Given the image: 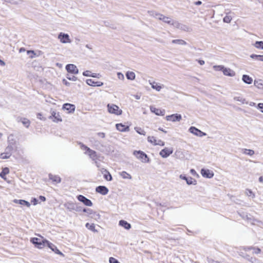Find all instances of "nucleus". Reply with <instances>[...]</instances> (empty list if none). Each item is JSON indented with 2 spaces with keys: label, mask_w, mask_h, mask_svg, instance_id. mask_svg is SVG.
<instances>
[{
  "label": "nucleus",
  "mask_w": 263,
  "mask_h": 263,
  "mask_svg": "<svg viewBox=\"0 0 263 263\" xmlns=\"http://www.w3.org/2000/svg\"><path fill=\"white\" fill-rule=\"evenodd\" d=\"M179 178L180 180H184L186 182L187 180V177H186L185 175L182 174L179 176Z\"/></svg>",
  "instance_id": "6e6d98bb"
},
{
  "label": "nucleus",
  "mask_w": 263,
  "mask_h": 263,
  "mask_svg": "<svg viewBox=\"0 0 263 263\" xmlns=\"http://www.w3.org/2000/svg\"><path fill=\"white\" fill-rule=\"evenodd\" d=\"M189 131L193 135L199 137H202L206 135L205 133L202 132L194 126L190 127L189 129Z\"/></svg>",
  "instance_id": "2eb2a0df"
},
{
  "label": "nucleus",
  "mask_w": 263,
  "mask_h": 263,
  "mask_svg": "<svg viewBox=\"0 0 263 263\" xmlns=\"http://www.w3.org/2000/svg\"><path fill=\"white\" fill-rule=\"evenodd\" d=\"M45 247H47L48 248H49L52 251H53L54 253H55L57 254L60 255L62 256H64V254L62 252H61L58 248L55 245H54L52 242L48 241L47 239L46 240L45 243L44 245V248Z\"/></svg>",
  "instance_id": "1a4fd4ad"
},
{
  "label": "nucleus",
  "mask_w": 263,
  "mask_h": 263,
  "mask_svg": "<svg viewBox=\"0 0 263 263\" xmlns=\"http://www.w3.org/2000/svg\"><path fill=\"white\" fill-rule=\"evenodd\" d=\"M96 192L102 195H106L109 192V190L105 186H99L96 188Z\"/></svg>",
  "instance_id": "5701e85b"
},
{
  "label": "nucleus",
  "mask_w": 263,
  "mask_h": 263,
  "mask_svg": "<svg viewBox=\"0 0 263 263\" xmlns=\"http://www.w3.org/2000/svg\"><path fill=\"white\" fill-rule=\"evenodd\" d=\"M258 180H259V181L260 182H262V183H263V176H261V177H260L259 178Z\"/></svg>",
  "instance_id": "774afa93"
},
{
  "label": "nucleus",
  "mask_w": 263,
  "mask_h": 263,
  "mask_svg": "<svg viewBox=\"0 0 263 263\" xmlns=\"http://www.w3.org/2000/svg\"><path fill=\"white\" fill-rule=\"evenodd\" d=\"M117 130L120 132H126L129 130V127L122 123H117L116 124Z\"/></svg>",
  "instance_id": "b1692460"
},
{
  "label": "nucleus",
  "mask_w": 263,
  "mask_h": 263,
  "mask_svg": "<svg viewBox=\"0 0 263 263\" xmlns=\"http://www.w3.org/2000/svg\"><path fill=\"white\" fill-rule=\"evenodd\" d=\"M200 174L203 178L211 179L214 176V173L212 170L203 168L200 171Z\"/></svg>",
  "instance_id": "9b49d317"
},
{
  "label": "nucleus",
  "mask_w": 263,
  "mask_h": 263,
  "mask_svg": "<svg viewBox=\"0 0 263 263\" xmlns=\"http://www.w3.org/2000/svg\"><path fill=\"white\" fill-rule=\"evenodd\" d=\"M119 225L127 230H128L131 228L130 224L124 220H120L119 222Z\"/></svg>",
  "instance_id": "cd10ccee"
},
{
  "label": "nucleus",
  "mask_w": 263,
  "mask_h": 263,
  "mask_svg": "<svg viewBox=\"0 0 263 263\" xmlns=\"http://www.w3.org/2000/svg\"><path fill=\"white\" fill-rule=\"evenodd\" d=\"M83 211L86 213L88 215H91L95 213L93 211L90 209H83Z\"/></svg>",
  "instance_id": "c03bdc74"
},
{
  "label": "nucleus",
  "mask_w": 263,
  "mask_h": 263,
  "mask_svg": "<svg viewBox=\"0 0 263 263\" xmlns=\"http://www.w3.org/2000/svg\"><path fill=\"white\" fill-rule=\"evenodd\" d=\"M165 120L168 122H180L182 119V116L180 114H175L166 116L165 117Z\"/></svg>",
  "instance_id": "f8f14e48"
},
{
  "label": "nucleus",
  "mask_w": 263,
  "mask_h": 263,
  "mask_svg": "<svg viewBox=\"0 0 263 263\" xmlns=\"http://www.w3.org/2000/svg\"><path fill=\"white\" fill-rule=\"evenodd\" d=\"M171 25L173 26H174L175 28L180 29V30L186 31V30H188V29H189V28L186 25H185L182 23H180L177 21H173Z\"/></svg>",
  "instance_id": "412c9836"
},
{
  "label": "nucleus",
  "mask_w": 263,
  "mask_h": 263,
  "mask_svg": "<svg viewBox=\"0 0 263 263\" xmlns=\"http://www.w3.org/2000/svg\"><path fill=\"white\" fill-rule=\"evenodd\" d=\"M242 82L248 85L252 84L253 82V78L248 74H243L242 76Z\"/></svg>",
  "instance_id": "a878e982"
},
{
  "label": "nucleus",
  "mask_w": 263,
  "mask_h": 263,
  "mask_svg": "<svg viewBox=\"0 0 263 263\" xmlns=\"http://www.w3.org/2000/svg\"><path fill=\"white\" fill-rule=\"evenodd\" d=\"M149 84L152 88L157 91H160L164 88L163 84L155 81L151 82Z\"/></svg>",
  "instance_id": "aec40b11"
},
{
  "label": "nucleus",
  "mask_w": 263,
  "mask_h": 263,
  "mask_svg": "<svg viewBox=\"0 0 263 263\" xmlns=\"http://www.w3.org/2000/svg\"><path fill=\"white\" fill-rule=\"evenodd\" d=\"M260 55L255 54H252L250 55V58L254 60H258V59H259Z\"/></svg>",
  "instance_id": "864d4df0"
},
{
  "label": "nucleus",
  "mask_w": 263,
  "mask_h": 263,
  "mask_svg": "<svg viewBox=\"0 0 263 263\" xmlns=\"http://www.w3.org/2000/svg\"><path fill=\"white\" fill-rule=\"evenodd\" d=\"M65 69L68 73L73 74H77L79 73L78 68L75 65L72 64H67L65 67Z\"/></svg>",
  "instance_id": "dca6fc26"
},
{
  "label": "nucleus",
  "mask_w": 263,
  "mask_h": 263,
  "mask_svg": "<svg viewBox=\"0 0 263 263\" xmlns=\"http://www.w3.org/2000/svg\"><path fill=\"white\" fill-rule=\"evenodd\" d=\"M67 78L70 81H76L77 80V78L76 77H70L68 74L67 75Z\"/></svg>",
  "instance_id": "4d7b16f0"
},
{
  "label": "nucleus",
  "mask_w": 263,
  "mask_h": 263,
  "mask_svg": "<svg viewBox=\"0 0 263 263\" xmlns=\"http://www.w3.org/2000/svg\"><path fill=\"white\" fill-rule=\"evenodd\" d=\"M18 122H21L24 126L28 128L30 126V122L29 119L25 118H18L17 119Z\"/></svg>",
  "instance_id": "c85d7f7f"
},
{
  "label": "nucleus",
  "mask_w": 263,
  "mask_h": 263,
  "mask_svg": "<svg viewBox=\"0 0 263 263\" xmlns=\"http://www.w3.org/2000/svg\"><path fill=\"white\" fill-rule=\"evenodd\" d=\"M149 109L151 112L158 116H164L165 115V109L157 108L154 105L150 106Z\"/></svg>",
  "instance_id": "ddd939ff"
},
{
  "label": "nucleus",
  "mask_w": 263,
  "mask_h": 263,
  "mask_svg": "<svg viewBox=\"0 0 263 263\" xmlns=\"http://www.w3.org/2000/svg\"><path fill=\"white\" fill-rule=\"evenodd\" d=\"M147 141L153 146H164L165 142L160 139H157L153 136H148L147 138Z\"/></svg>",
  "instance_id": "6e6552de"
},
{
  "label": "nucleus",
  "mask_w": 263,
  "mask_h": 263,
  "mask_svg": "<svg viewBox=\"0 0 263 263\" xmlns=\"http://www.w3.org/2000/svg\"><path fill=\"white\" fill-rule=\"evenodd\" d=\"M0 65L2 66H4L5 65V63L2 60L0 59Z\"/></svg>",
  "instance_id": "69168bd1"
},
{
  "label": "nucleus",
  "mask_w": 263,
  "mask_h": 263,
  "mask_svg": "<svg viewBox=\"0 0 263 263\" xmlns=\"http://www.w3.org/2000/svg\"><path fill=\"white\" fill-rule=\"evenodd\" d=\"M81 149L84 151L85 154L88 155L92 160H95L97 159L98 156L95 151L90 149L83 144L81 145Z\"/></svg>",
  "instance_id": "0eeeda50"
},
{
  "label": "nucleus",
  "mask_w": 263,
  "mask_h": 263,
  "mask_svg": "<svg viewBox=\"0 0 263 263\" xmlns=\"http://www.w3.org/2000/svg\"><path fill=\"white\" fill-rule=\"evenodd\" d=\"M109 263H121L117 259L110 257L109 258Z\"/></svg>",
  "instance_id": "49530a36"
},
{
  "label": "nucleus",
  "mask_w": 263,
  "mask_h": 263,
  "mask_svg": "<svg viewBox=\"0 0 263 263\" xmlns=\"http://www.w3.org/2000/svg\"><path fill=\"white\" fill-rule=\"evenodd\" d=\"M246 194L248 196L251 197L252 198L255 197V194L250 189L246 190Z\"/></svg>",
  "instance_id": "a19ab883"
},
{
  "label": "nucleus",
  "mask_w": 263,
  "mask_h": 263,
  "mask_svg": "<svg viewBox=\"0 0 263 263\" xmlns=\"http://www.w3.org/2000/svg\"><path fill=\"white\" fill-rule=\"evenodd\" d=\"M9 173V170L8 167H5L3 169L2 171L0 173V176L3 179L6 180V175Z\"/></svg>",
  "instance_id": "c9c22d12"
},
{
  "label": "nucleus",
  "mask_w": 263,
  "mask_h": 263,
  "mask_svg": "<svg viewBox=\"0 0 263 263\" xmlns=\"http://www.w3.org/2000/svg\"><path fill=\"white\" fill-rule=\"evenodd\" d=\"M233 100L236 102L239 103L241 105L248 104V101H247L243 97L240 95L235 96L233 97Z\"/></svg>",
  "instance_id": "a211bd4d"
},
{
  "label": "nucleus",
  "mask_w": 263,
  "mask_h": 263,
  "mask_svg": "<svg viewBox=\"0 0 263 263\" xmlns=\"http://www.w3.org/2000/svg\"><path fill=\"white\" fill-rule=\"evenodd\" d=\"M250 261L252 263H260L259 260L256 258H251Z\"/></svg>",
  "instance_id": "052dcab7"
},
{
  "label": "nucleus",
  "mask_w": 263,
  "mask_h": 263,
  "mask_svg": "<svg viewBox=\"0 0 263 263\" xmlns=\"http://www.w3.org/2000/svg\"><path fill=\"white\" fill-rule=\"evenodd\" d=\"M83 76H86V77H90L91 76H92L91 71H88V70L84 71L83 72Z\"/></svg>",
  "instance_id": "13d9d810"
},
{
  "label": "nucleus",
  "mask_w": 263,
  "mask_h": 263,
  "mask_svg": "<svg viewBox=\"0 0 263 263\" xmlns=\"http://www.w3.org/2000/svg\"><path fill=\"white\" fill-rule=\"evenodd\" d=\"M57 39L63 44H70L72 43V39L70 35L63 32H61L58 34Z\"/></svg>",
  "instance_id": "7ed1b4c3"
},
{
  "label": "nucleus",
  "mask_w": 263,
  "mask_h": 263,
  "mask_svg": "<svg viewBox=\"0 0 263 263\" xmlns=\"http://www.w3.org/2000/svg\"><path fill=\"white\" fill-rule=\"evenodd\" d=\"M102 173L103 174L104 178L107 181H111L112 180V176L108 171L104 170Z\"/></svg>",
  "instance_id": "e433bc0d"
},
{
  "label": "nucleus",
  "mask_w": 263,
  "mask_h": 263,
  "mask_svg": "<svg viewBox=\"0 0 263 263\" xmlns=\"http://www.w3.org/2000/svg\"><path fill=\"white\" fill-rule=\"evenodd\" d=\"M254 86L259 90H263V80L261 79H255L254 81Z\"/></svg>",
  "instance_id": "bb28decb"
},
{
  "label": "nucleus",
  "mask_w": 263,
  "mask_h": 263,
  "mask_svg": "<svg viewBox=\"0 0 263 263\" xmlns=\"http://www.w3.org/2000/svg\"><path fill=\"white\" fill-rule=\"evenodd\" d=\"M253 46L257 49L263 50V41H256Z\"/></svg>",
  "instance_id": "f704fd0d"
},
{
  "label": "nucleus",
  "mask_w": 263,
  "mask_h": 263,
  "mask_svg": "<svg viewBox=\"0 0 263 263\" xmlns=\"http://www.w3.org/2000/svg\"><path fill=\"white\" fill-rule=\"evenodd\" d=\"M11 155V153L10 148H7L6 151L2 153L0 155V158L3 159H8Z\"/></svg>",
  "instance_id": "c756f323"
},
{
  "label": "nucleus",
  "mask_w": 263,
  "mask_h": 263,
  "mask_svg": "<svg viewBox=\"0 0 263 263\" xmlns=\"http://www.w3.org/2000/svg\"><path fill=\"white\" fill-rule=\"evenodd\" d=\"M27 54L29 55L30 57L32 59L35 57L36 54L33 50H28L27 52Z\"/></svg>",
  "instance_id": "8fccbe9b"
},
{
  "label": "nucleus",
  "mask_w": 263,
  "mask_h": 263,
  "mask_svg": "<svg viewBox=\"0 0 263 263\" xmlns=\"http://www.w3.org/2000/svg\"><path fill=\"white\" fill-rule=\"evenodd\" d=\"M223 22L227 23H229L231 22L232 20V17L230 15H227L225 16L223 19Z\"/></svg>",
  "instance_id": "37998d69"
},
{
  "label": "nucleus",
  "mask_w": 263,
  "mask_h": 263,
  "mask_svg": "<svg viewBox=\"0 0 263 263\" xmlns=\"http://www.w3.org/2000/svg\"><path fill=\"white\" fill-rule=\"evenodd\" d=\"M186 183L189 185H195L197 184V180L191 177H188L186 181Z\"/></svg>",
  "instance_id": "72a5a7b5"
},
{
  "label": "nucleus",
  "mask_w": 263,
  "mask_h": 263,
  "mask_svg": "<svg viewBox=\"0 0 263 263\" xmlns=\"http://www.w3.org/2000/svg\"><path fill=\"white\" fill-rule=\"evenodd\" d=\"M13 202L15 204L20 205L21 208L26 206L27 208H30L31 206V203L29 201L24 199H14L13 200Z\"/></svg>",
  "instance_id": "f3484780"
},
{
  "label": "nucleus",
  "mask_w": 263,
  "mask_h": 263,
  "mask_svg": "<svg viewBox=\"0 0 263 263\" xmlns=\"http://www.w3.org/2000/svg\"><path fill=\"white\" fill-rule=\"evenodd\" d=\"M77 199L86 206H91L92 205V202L83 195H79L77 197Z\"/></svg>",
  "instance_id": "4be33fe9"
},
{
  "label": "nucleus",
  "mask_w": 263,
  "mask_h": 263,
  "mask_svg": "<svg viewBox=\"0 0 263 263\" xmlns=\"http://www.w3.org/2000/svg\"><path fill=\"white\" fill-rule=\"evenodd\" d=\"M119 175L124 179L131 180V175L125 171H122L119 173Z\"/></svg>",
  "instance_id": "7c9ffc66"
},
{
  "label": "nucleus",
  "mask_w": 263,
  "mask_h": 263,
  "mask_svg": "<svg viewBox=\"0 0 263 263\" xmlns=\"http://www.w3.org/2000/svg\"><path fill=\"white\" fill-rule=\"evenodd\" d=\"M247 105H249L250 106H255L256 103L253 102H248Z\"/></svg>",
  "instance_id": "0e129e2a"
},
{
  "label": "nucleus",
  "mask_w": 263,
  "mask_h": 263,
  "mask_svg": "<svg viewBox=\"0 0 263 263\" xmlns=\"http://www.w3.org/2000/svg\"><path fill=\"white\" fill-rule=\"evenodd\" d=\"M36 116L37 119L45 121L46 120V118L43 116V115L42 113H37Z\"/></svg>",
  "instance_id": "603ef678"
},
{
  "label": "nucleus",
  "mask_w": 263,
  "mask_h": 263,
  "mask_svg": "<svg viewBox=\"0 0 263 263\" xmlns=\"http://www.w3.org/2000/svg\"><path fill=\"white\" fill-rule=\"evenodd\" d=\"M161 21L171 25L173 20H172L170 17L164 15Z\"/></svg>",
  "instance_id": "ea45409f"
},
{
  "label": "nucleus",
  "mask_w": 263,
  "mask_h": 263,
  "mask_svg": "<svg viewBox=\"0 0 263 263\" xmlns=\"http://www.w3.org/2000/svg\"><path fill=\"white\" fill-rule=\"evenodd\" d=\"M256 108L261 113L263 114V103H258Z\"/></svg>",
  "instance_id": "a18cd8bd"
},
{
  "label": "nucleus",
  "mask_w": 263,
  "mask_h": 263,
  "mask_svg": "<svg viewBox=\"0 0 263 263\" xmlns=\"http://www.w3.org/2000/svg\"><path fill=\"white\" fill-rule=\"evenodd\" d=\"M48 176L49 179L54 184L60 183L61 182V178L58 175L49 174Z\"/></svg>",
  "instance_id": "393cba45"
},
{
  "label": "nucleus",
  "mask_w": 263,
  "mask_h": 263,
  "mask_svg": "<svg viewBox=\"0 0 263 263\" xmlns=\"http://www.w3.org/2000/svg\"><path fill=\"white\" fill-rule=\"evenodd\" d=\"M35 236L30 238V242L36 249L39 250L43 249L46 239L39 234H36Z\"/></svg>",
  "instance_id": "f257e3e1"
},
{
  "label": "nucleus",
  "mask_w": 263,
  "mask_h": 263,
  "mask_svg": "<svg viewBox=\"0 0 263 263\" xmlns=\"http://www.w3.org/2000/svg\"><path fill=\"white\" fill-rule=\"evenodd\" d=\"M212 68L215 71H221L223 74L226 77H234L236 75L235 70L222 65H214Z\"/></svg>",
  "instance_id": "f03ea898"
},
{
  "label": "nucleus",
  "mask_w": 263,
  "mask_h": 263,
  "mask_svg": "<svg viewBox=\"0 0 263 263\" xmlns=\"http://www.w3.org/2000/svg\"><path fill=\"white\" fill-rule=\"evenodd\" d=\"M174 152L172 147H165L159 152V155L163 158H166L171 156Z\"/></svg>",
  "instance_id": "9d476101"
},
{
  "label": "nucleus",
  "mask_w": 263,
  "mask_h": 263,
  "mask_svg": "<svg viewBox=\"0 0 263 263\" xmlns=\"http://www.w3.org/2000/svg\"><path fill=\"white\" fill-rule=\"evenodd\" d=\"M190 173L193 175V176H198V175L197 174V173L196 172V171L194 170V169H191L190 171Z\"/></svg>",
  "instance_id": "bf43d9fd"
},
{
  "label": "nucleus",
  "mask_w": 263,
  "mask_h": 263,
  "mask_svg": "<svg viewBox=\"0 0 263 263\" xmlns=\"http://www.w3.org/2000/svg\"><path fill=\"white\" fill-rule=\"evenodd\" d=\"M62 109L66 111L67 114H71L75 111L76 106L74 104L65 103L62 106Z\"/></svg>",
  "instance_id": "4468645a"
},
{
  "label": "nucleus",
  "mask_w": 263,
  "mask_h": 263,
  "mask_svg": "<svg viewBox=\"0 0 263 263\" xmlns=\"http://www.w3.org/2000/svg\"><path fill=\"white\" fill-rule=\"evenodd\" d=\"M86 83L89 86L93 87H100L103 85V83L101 81H95L92 79H88L86 80Z\"/></svg>",
  "instance_id": "6ab92c4d"
},
{
  "label": "nucleus",
  "mask_w": 263,
  "mask_h": 263,
  "mask_svg": "<svg viewBox=\"0 0 263 263\" xmlns=\"http://www.w3.org/2000/svg\"><path fill=\"white\" fill-rule=\"evenodd\" d=\"M62 82L65 85L67 86H69L70 85V83L68 82L65 79H63L62 80Z\"/></svg>",
  "instance_id": "680f3d73"
},
{
  "label": "nucleus",
  "mask_w": 263,
  "mask_h": 263,
  "mask_svg": "<svg viewBox=\"0 0 263 263\" xmlns=\"http://www.w3.org/2000/svg\"><path fill=\"white\" fill-rule=\"evenodd\" d=\"M258 61L263 62V54L260 55L259 59H258Z\"/></svg>",
  "instance_id": "338daca9"
},
{
  "label": "nucleus",
  "mask_w": 263,
  "mask_h": 263,
  "mask_svg": "<svg viewBox=\"0 0 263 263\" xmlns=\"http://www.w3.org/2000/svg\"><path fill=\"white\" fill-rule=\"evenodd\" d=\"M31 203H32L33 205H36L39 203V202L36 198H32L31 199Z\"/></svg>",
  "instance_id": "5fc2aeb1"
},
{
  "label": "nucleus",
  "mask_w": 263,
  "mask_h": 263,
  "mask_svg": "<svg viewBox=\"0 0 263 263\" xmlns=\"http://www.w3.org/2000/svg\"><path fill=\"white\" fill-rule=\"evenodd\" d=\"M39 198L43 202H44L46 201V198H45V197H44L43 196H40Z\"/></svg>",
  "instance_id": "e2e57ef3"
},
{
  "label": "nucleus",
  "mask_w": 263,
  "mask_h": 263,
  "mask_svg": "<svg viewBox=\"0 0 263 263\" xmlns=\"http://www.w3.org/2000/svg\"><path fill=\"white\" fill-rule=\"evenodd\" d=\"M173 43H177L182 45H186V44L184 41L182 40H174L173 41Z\"/></svg>",
  "instance_id": "09e8293b"
},
{
  "label": "nucleus",
  "mask_w": 263,
  "mask_h": 263,
  "mask_svg": "<svg viewBox=\"0 0 263 263\" xmlns=\"http://www.w3.org/2000/svg\"><path fill=\"white\" fill-rule=\"evenodd\" d=\"M85 227L87 229L93 232H98V230L96 229V225L94 223H86Z\"/></svg>",
  "instance_id": "473e14b6"
},
{
  "label": "nucleus",
  "mask_w": 263,
  "mask_h": 263,
  "mask_svg": "<svg viewBox=\"0 0 263 263\" xmlns=\"http://www.w3.org/2000/svg\"><path fill=\"white\" fill-rule=\"evenodd\" d=\"M133 155L142 163H148L149 159L147 155L141 151H134L133 152Z\"/></svg>",
  "instance_id": "20e7f679"
},
{
  "label": "nucleus",
  "mask_w": 263,
  "mask_h": 263,
  "mask_svg": "<svg viewBox=\"0 0 263 263\" xmlns=\"http://www.w3.org/2000/svg\"><path fill=\"white\" fill-rule=\"evenodd\" d=\"M117 77H118V79L122 80V81L124 80V76L122 72H117Z\"/></svg>",
  "instance_id": "3c124183"
},
{
  "label": "nucleus",
  "mask_w": 263,
  "mask_h": 263,
  "mask_svg": "<svg viewBox=\"0 0 263 263\" xmlns=\"http://www.w3.org/2000/svg\"><path fill=\"white\" fill-rule=\"evenodd\" d=\"M125 75L126 78L129 80L133 81L136 78L135 73L132 71H127Z\"/></svg>",
  "instance_id": "2f4dec72"
},
{
  "label": "nucleus",
  "mask_w": 263,
  "mask_h": 263,
  "mask_svg": "<svg viewBox=\"0 0 263 263\" xmlns=\"http://www.w3.org/2000/svg\"><path fill=\"white\" fill-rule=\"evenodd\" d=\"M248 249H252L253 250V254H259L261 252V250L256 247L251 248H248Z\"/></svg>",
  "instance_id": "79ce46f5"
},
{
  "label": "nucleus",
  "mask_w": 263,
  "mask_h": 263,
  "mask_svg": "<svg viewBox=\"0 0 263 263\" xmlns=\"http://www.w3.org/2000/svg\"><path fill=\"white\" fill-rule=\"evenodd\" d=\"M49 118L54 123H60L63 121V118L59 112L54 109L50 110V116Z\"/></svg>",
  "instance_id": "423d86ee"
},
{
  "label": "nucleus",
  "mask_w": 263,
  "mask_h": 263,
  "mask_svg": "<svg viewBox=\"0 0 263 263\" xmlns=\"http://www.w3.org/2000/svg\"><path fill=\"white\" fill-rule=\"evenodd\" d=\"M153 15L156 18L159 20H162V17L164 16L163 14L158 13H155V14H153Z\"/></svg>",
  "instance_id": "de8ad7c7"
},
{
  "label": "nucleus",
  "mask_w": 263,
  "mask_h": 263,
  "mask_svg": "<svg viewBox=\"0 0 263 263\" xmlns=\"http://www.w3.org/2000/svg\"><path fill=\"white\" fill-rule=\"evenodd\" d=\"M107 109L109 114L117 116L121 115L123 112L122 110L118 105L114 104H107Z\"/></svg>",
  "instance_id": "39448f33"
},
{
  "label": "nucleus",
  "mask_w": 263,
  "mask_h": 263,
  "mask_svg": "<svg viewBox=\"0 0 263 263\" xmlns=\"http://www.w3.org/2000/svg\"><path fill=\"white\" fill-rule=\"evenodd\" d=\"M135 130L138 134H139L140 135H143V136H145L146 135L145 131L143 129L141 128V127H135Z\"/></svg>",
  "instance_id": "58836bf2"
},
{
  "label": "nucleus",
  "mask_w": 263,
  "mask_h": 263,
  "mask_svg": "<svg viewBox=\"0 0 263 263\" xmlns=\"http://www.w3.org/2000/svg\"><path fill=\"white\" fill-rule=\"evenodd\" d=\"M242 153L249 156H252L254 155L255 152L253 149L245 148L242 149Z\"/></svg>",
  "instance_id": "4c0bfd02"
}]
</instances>
